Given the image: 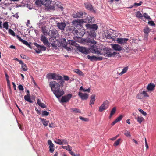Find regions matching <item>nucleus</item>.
Masks as SVG:
<instances>
[{
  "label": "nucleus",
  "instance_id": "nucleus-1",
  "mask_svg": "<svg viewBox=\"0 0 156 156\" xmlns=\"http://www.w3.org/2000/svg\"><path fill=\"white\" fill-rule=\"evenodd\" d=\"M91 49L93 53H94L98 55H102L105 57H115L116 54H117V55L118 56L120 55V54L119 53H117L115 52H114L112 53H111V50L107 48H103V52H102V51L100 50V49H99L98 47L96 45L93 46Z\"/></svg>",
  "mask_w": 156,
  "mask_h": 156
},
{
  "label": "nucleus",
  "instance_id": "nucleus-2",
  "mask_svg": "<svg viewBox=\"0 0 156 156\" xmlns=\"http://www.w3.org/2000/svg\"><path fill=\"white\" fill-rule=\"evenodd\" d=\"M58 31L56 29H53L50 30L49 32L48 35L51 37V38H50V41L52 42L51 43V44L53 46H56V45L55 44L54 40H55L56 37L58 36Z\"/></svg>",
  "mask_w": 156,
  "mask_h": 156
},
{
  "label": "nucleus",
  "instance_id": "nucleus-3",
  "mask_svg": "<svg viewBox=\"0 0 156 156\" xmlns=\"http://www.w3.org/2000/svg\"><path fill=\"white\" fill-rule=\"evenodd\" d=\"M85 30L82 28H75L73 30V33L77 38H81L85 34Z\"/></svg>",
  "mask_w": 156,
  "mask_h": 156
},
{
  "label": "nucleus",
  "instance_id": "nucleus-4",
  "mask_svg": "<svg viewBox=\"0 0 156 156\" xmlns=\"http://www.w3.org/2000/svg\"><path fill=\"white\" fill-rule=\"evenodd\" d=\"M49 86L52 91L57 89L58 90V89L60 88V86H62L58 83H57L55 81L51 82L49 83Z\"/></svg>",
  "mask_w": 156,
  "mask_h": 156
},
{
  "label": "nucleus",
  "instance_id": "nucleus-5",
  "mask_svg": "<svg viewBox=\"0 0 156 156\" xmlns=\"http://www.w3.org/2000/svg\"><path fill=\"white\" fill-rule=\"evenodd\" d=\"M84 21L83 20H73L72 21V23L74 26V29L75 28H80L81 25L83 23Z\"/></svg>",
  "mask_w": 156,
  "mask_h": 156
},
{
  "label": "nucleus",
  "instance_id": "nucleus-6",
  "mask_svg": "<svg viewBox=\"0 0 156 156\" xmlns=\"http://www.w3.org/2000/svg\"><path fill=\"white\" fill-rule=\"evenodd\" d=\"M109 102L107 100L104 101L102 104L99 107V111L102 112L104 110L107 109L108 107Z\"/></svg>",
  "mask_w": 156,
  "mask_h": 156
},
{
  "label": "nucleus",
  "instance_id": "nucleus-7",
  "mask_svg": "<svg viewBox=\"0 0 156 156\" xmlns=\"http://www.w3.org/2000/svg\"><path fill=\"white\" fill-rule=\"evenodd\" d=\"M34 45L37 48V50H35V51L37 53H40L41 51H45L46 50V47L44 46L40 45L37 43H34Z\"/></svg>",
  "mask_w": 156,
  "mask_h": 156
},
{
  "label": "nucleus",
  "instance_id": "nucleus-8",
  "mask_svg": "<svg viewBox=\"0 0 156 156\" xmlns=\"http://www.w3.org/2000/svg\"><path fill=\"white\" fill-rule=\"evenodd\" d=\"M54 94L57 98H58L64 94V92L62 89H60V88L57 89L56 90L53 91Z\"/></svg>",
  "mask_w": 156,
  "mask_h": 156
},
{
  "label": "nucleus",
  "instance_id": "nucleus-9",
  "mask_svg": "<svg viewBox=\"0 0 156 156\" xmlns=\"http://www.w3.org/2000/svg\"><path fill=\"white\" fill-rule=\"evenodd\" d=\"M53 80H60L59 82V83L62 87L63 86L64 81L61 76H59L57 74L55 73Z\"/></svg>",
  "mask_w": 156,
  "mask_h": 156
},
{
  "label": "nucleus",
  "instance_id": "nucleus-10",
  "mask_svg": "<svg viewBox=\"0 0 156 156\" xmlns=\"http://www.w3.org/2000/svg\"><path fill=\"white\" fill-rule=\"evenodd\" d=\"M72 96L71 94H69L66 95L62 96L61 100V102L62 103L68 102L72 97Z\"/></svg>",
  "mask_w": 156,
  "mask_h": 156
},
{
  "label": "nucleus",
  "instance_id": "nucleus-11",
  "mask_svg": "<svg viewBox=\"0 0 156 156\" xmlns=\"http://www.w3.org/2000/svg\"><path fill=\"white\" fill-rule=\"evenodd\" d=\"M87 57L88 59H90L92 61H101L103 59L102 57H97L94 55L91 56L90 55H88Z\"/></svg>",
  "mask_w": 156,
  "mask_h": 156
},
{
  "label": "nucleus",
  "instance_id": "nucleus-12",
  "mask_svg": "<svg viewBox=\"0 0 156 156\" xmlns=\"http://www.w3.org/2000/svg\"><path fill=\"white\" fill-rule=\"evenodd\" d=\"M128 39L126 38H118L117 39L116 41L118 43L121 44H126Z\"/></svg>",
  "mask_w": 156,
  "mask_h": 156
},
{
  "label": "nucleus",
  "instance_id": "nucleus-13",
  "mask_svg": "<svg viewBox=\"0 0 156 156\" xmlns=\"http://www.w3.org/2000/svg\"><path fill=\"white\" fill-rule=\"evenodd\" d=\"M57 25L58 28L61 30L63 31L64 28L66 26V24L65 23L63 22H58L57 23Z\"/></svg>",
  "mask_w": 156,
  "mask_h": 156
},
{
  "label": "nucleus",
  "instance_id": "nucleus-14",
  "mask_svg": "<svg viewBox=\"0 0 156 156\" xmlns=\"http://www.w3.org/2000/svg\"><path fill=\"white\" fill-rule=\"evenodd\" d=\"M111 46L113 49L115 50L120 51L122 50V48L118 44H112Z\"/></svg>",
  "mask_w": 156,
  "mask_h": 156
},
{
  "label": "nucleus",
  "instance_id": "nucleus-15",
  "mask_svg": "<svg viewBox=\"0 0 156 156\" xmlns=\"http://www.w3.org/2000/svg\"><path fill=\"white\" fill-rule=\"evenodd\" d=\"M61 44L62 46L65 48L69 51L70 50V48L67 46V43L66 42V39L63 38L62 39L61 41Z\"/></svg>",
  "mask_w": 156,
  "mask_h": 156
},
{
  "label": "nucleus",
  "instance_id": "nucleus-16",
  "mask_svg": "<svg viewBox=\"0 0 156 156\" xmlns=\"http://www.w3.org/2000/svg\"><path fill=\"white\" fill-rule=\"evenodd\" d=\"M48 144L49 145V150L50 151L51 153H53L54 151V144L52 143V141L49 140L48 141Z\"/></svg>",
  "mask_w": 156,
  "mask_h": 156
},
{
  "label": "nucleus",
  "instance_id": "nucleus-17",
  "mask_svg": "<svg viewBox=\"0 0 156 156\" xmlns=\"http://www.w3.org/2000/svg\"><path fill=\"white\" fill-rule=\"evenodd\" d=\"M79 96L81 98L82 100H86L88 98V95L86 93H83L80 92L78 93Z\"/></svg>",
  "mask_w": 156,
  "mask_h": 156
},
{
  "label": "nucleus",
  "instance_id": "nucleus-18",
  "mask_svg": "<svg viewBox=\"0 0 156 156\" xmlns=\"http://www.w3.org/2000/svg\"><path fill=\"white\" fill-rule=\"evenodd\" d=\"M41 40L45 45H48L49 44L48 41L47 39L44 35H41Z\"/></svg>",
  "mask_w": 156,
  "mask_h": 156
},
{
  "label": "nucleus",
  "instance_id": "nucleus-19",
  "mask_svg": "<svg viewBox=\"0 0 156 156\" xmlns=\"http://www.w3.org/2000/svg\"><path fill=\"white\" fill-rule=\"evenodd\" d=\"M83 14L82 12H77L73 14V17L74 18H81L83 17Z\"/></svg>",
  "mask_w": 156,
  "mask_h": 156
},
{
  "label": "nucleus",
  "instance_id": "nucleus-20",
  "mask_svg": "<svg viewBox=\"0 0 156 156\" xmlns=\"http://www.w3.org/2000/svg\"><path fill=\"white\" fill-rule=\"evenodd\" d=\"M86 25L87 28L92 29L95 30H96L98 29V26L96 24H94L92 25L87 24Z\"/></svg>",
  "mask_w": 156,
  "mask_h": 156
},
{
  "label": "nucleus",
  "instance_id": "nucleus-21",
  "mask_svg": "<svg viewBox=\"0 0 156 156\" xmlns=\"http://www.w3.org/2000/svg\"><path fill=\"white\" fill-rule=\"evenodd\" d=\"M42 5L46 7H48L51 4L52 0H41Z\"/></svg>",
  "mask_w": 156,
  "mask_h": 156
},
{
  "label": "nucleus",
  "instance_id": "nucleus-22",
  "mask_svg": "<svg viewBox=\"0 0 156 156\" xmlns=\"http://www.w3.org/2000/svg\"><path fill=\"white\" fill-rule=\"evenodd\" d=\"M78 46L77 47V49L81 52L86 54L87 53V50L86 48L84 47H80L79 46V45H77Z\"/></svg>",
  "mask_w": 156,
  "mask_h": 156
},
{
  "label": "nucleus",
  "instance_id": "nucleus-23",
  "mask_svg": "<svg viewBox=\"0 0 156 156\" xmlns=\"http://www.w3.org/2000/svg\"><path fill=\"white\" fill-rule=\"evenodd\" d=\"M150 29L148 27H145L144 29V32L145 34L144 38H145L146 39H147L148 36V33L150 32Z\"/></svg>",
  "mask_w": 156,
  "mask_h": 156
},
{
  "label": "nucleus",
  "instance_id": "nucleus-24",
  "mask_svg": "<svg viewBox=\"0 0 156 156\" xmlns=\"http://www.w3.org/2000/svg\"><path fill=\"white\" fill-rule=\"evenodd\" d=\"M155 87V85L154 84L151 83L148 85L147 89L149 91H152Z\"/></svg>",
  "mask_w": 156,
  "mask_h": 156
},
{
  "label": "nucleus",
  "instance_id": "nucleus-25",
  "mask_svg": "<svg viewBox=\"0 0 156 156\" xmlns=\"http://www.w3.org/2000/svg\"><path fill=\"white\" fill-rule=\"evenodd\" d=\"M24 98L25 100L29 102L30 103H32L33 101L31 100L29 94H27L24 96Z\"/></svg>",
  "mask_w": 156,
  "mask_h": 156
},
{
  "label": "nucleus",
  "instance_id": "nucleus-26",
  "mask_svg": "<svg viewBox=\"0 0 156 156\" xmlns=\"http://www.w3.org/2000/svg\"><path fill=\"white\" fill-rule=\"evenodd\" d=\"M71 112H74L75 113H80V110L76 108H72L70 109Z\"/></svg>",
  "mask_w": 156,
  "mask_h": 156
},
{
  "label": "nucleus",
  "instance_id": "nucleus-27",
  "mask_svg": "<svg viewBox=\"0 0 156 156\" xmlns=\"http://www.w3.org/2000/svg\"><path fill=\"white\" fill-rule=\"evenodd\" d=\"M40 119L43 125L45 126H48L49 123L48 121H47L45 119H44V118H40Z\"/></svg>",
  "mask_w": 156,
  "mask_h": 156
},
{
  "label": "nucleus",
  "instance_id": "nucleus-28",
  "mask_svg": "<svg viewBox=\"0 0 156 156\" xmlns=\"http://www.w3.org/2000/svg\"><path fill=\"white\" fill-rule=\"evenodd\" d=\"M91 99L90 101V105H91L92 104H94V101H95V95H93L91 96L90 97Z\"/></svg>",
  "mask_w": 156,
  "mask_h": 156
},
{
  "label": "nucleus",
  "instance_id": "nucleus-29",
  "mask_svg": "<svg viewBox=\"0 0 156 156\" xmlns=\"http://www.w3.org/2000/svg\"><path fill=\"white\" fill-rule=\"evenodd\" d=\"M135 119H137V122L140 124H141L142 121L144 120L143 117L141 116H138L137 118L136 117H135Z\"/></svg>",
  "mask_w": 156,
  "mask_h": 156
},
{
  "label": "nucleus",
  "instance_id": "nucleus-30",
  "mask_svg": "<svg viewBox=\"0 0 156 156\" xmlns=\"http://www.w3.org/2000/svg\"><path fill=\"white\" fill-rule=\"evenodd\" d=\"M68 41L69 44L73 45L75 46L76 47H77V45H78V44L76 42L73 40H69Z\"/></svg>",
  "mask_w": 156,
  "mask_h": 156
},
{
  "label": "nucleus",
  "instance_id": "nucleus-31",
  "mask_svg": "<svg viewBox=\"0 0 156 156\" xmlns=\"http://www.w3.org/2000/svg\"><path fill=\"white\" fill-rule=\"evenodd\" d=\"M128 70V67L127 66L125 67L123 69L121 72H120L119 74L120 76L122 75L123 74L126 73Z\"/></svg>",
  "mask_w": 156,
  "mask_h": 156
},
{
  "label": "nucleus",
  "instance_id": "nucleus-32",
  "mask_svg": "<svg viewBox=\"0 0 156 156\" xmlns=\"http://www.w3.org/2000/svg\"><path fill=\"white\" fill-rule=\"evenodd\" d=\"M54 73H48L46 75V77L49 79H53Z\"/></svg>",
  "mask_w": 156,
  "mask_h": 156
},
{
  "label": "nucleus",
  "instance_id": "nucleus-33",
  "mask_svg": "<svg viewBox=\"0 0 156 156\" xmlns=\"http://www.w3.org/2000/svg\"><path fill=\"white\" fill-rule=\"evenodd\" d=\"M62 147L63 149H65L68 151L69 152L71 151V150H72V147L69 145L67 146H62Z\"/></svg>",
  "mask_w": 156,
  "mask_h": 156
},
{
  "label": "nucleus",
  "instance_id": "nucleus-34",
  "mask_svg": "<svg viewBox=\"0 0 156 156\" xmlns=\"http://www.w3.org/2000/svg\"><path fill=\"white\" fill-rule=\"evenodd\" d=\"M85 7L87 9L90 11H91L92 9H93V7L91 4H89L87 3L85 4Z\"/></svg>",
  "mask_w": 156,
  "mask_h": 156
},
{
  "label": "nucleus",
  "instance_id": "nucleus-35",
  "mask_svg": "<svg viewBox=\"0 0 156 156\" xmlns=\"http://www.w3.org/2000/svg\"><path fill=\"white\" fill-rule=\"evenodd\" d=\"M54 142L56 144H59V145H62V140H61L60 139H56L54 140Z\"/></svg>",
  "mask_w": 156,
  "mask_h": 156
},
{
  "label": "nucleus",
  "instance_id": "nucleus-36",
  "mask_svg": "<svg viewBox=\"0 0 156 156\" xmlns=\"http://www.w3.org/2000/svg\"><path fill=\"white\" fill-rule=\"evenodd\" d=\"M43 34L44 35V36H47V35H48V34H49V32L48 33L47 32L45 28H44L43 27H42L41 28Z\"/></svg>",
  "mask_w": 156,
  "mask_h": 156
},
{
  "label": "nucleus",
  "instance_id": "nucleus-37",
  "mask_svg": "<svg viewBox=\"0 0 156 156\" xmlns=\"http://www.w3.org/2000/svg\"><path fill=\"white\" fill-rule=\"evenodd\" d=\"M105 37L106 38L108 39H112L111 34L109 33L108 32L105 33Z\"/></svg>",
  "mask_w": 156,
  "mask_h": 156
},
{
  "label": "nucleus",
  "instance_id": "nucleus-38",
  "mask_svg": "<svg viewBox=\"0 0 156 156\" xmlns=\"http://www.w3.org/2000/svg\"><path fill=\"white\" fill-rule=\"evenodd\" d=\"M8 27L9 25L8 22H5L3 23V27L6 29L7 30L8 29Z\"/></svg>",
  "mask_w": 156,
  "mask_h": 156
},
{
  "label": "nucleus",
  "instance_id": "nucleus-39",
  "mask_svg": "<svg viewBox=\"0 0 156 156\" xmlns=\"http://www.w3.org/2000/svg\"><path fill=\"white\" fill-rule=\"evenodd\" d=\"M74 72L80 75H83L82 71L79 69H75Z\"/></svg>",
  "mask_w": 156,
  "mask_h": 156
},
{
  "label": "nucleus",
  "instance_id": "nucleus-40",
  "mask_svg": "<svg viewBox=\"0 0 156 156\" xmlns=\"http://www.w3.org/2000/svg\"><path fill=\"white\" fill-rule=\"evenodd\" d=\"M124 134L126 136L128 137H130L131 136L130 132L129 131H127V130L125 131Z\"/></svg>",
  "mask_w": 156,
  "mask_h": 156
},
{
  "label": "nucleus",
  "instance_id": "nucleus-41",
  "mask_svg": "<svg viewBox=\"0 0 156 156\" xmlns=\"http://www.w3.org/2000/svg\"><path fill=\"white\" fill-rule=\"evenodd\" d=\"M80 90H82L83 91L86 92L87 91L88 92H90V88H89L87 89H85L83 88L82 86H81L80 87Z\"/></svg>",
  "mask_w": 156,
  "mask_h": 156
},
{
  "label": "nucleus",
  "instance_id": "nucleus-42",
  "mask_svg": "<svg viewBox=\"0 0 156 156\" xmlns=\"http://www.w3.org/2000/svg\"><path fill=\"white\" fill-rule=\"evenodd\" d=\"M136 16L138 18H141L143 17V15L140 11H138L136 13Z\"/></svg>",
  "mask_w": 156,
  "mask_h": 156
},
{
  "label": "nucleus",
  "instance_id": "nucleus-43",
  "mask_svg": "<svg viewBox=\"0 0 156 156\" xmlns=\"http://www.w3.org/2000/svg\"><path fill=\"white\" fill-rule=\"evenodd\" d=\"M22 43L29 48H31L30 44H29L27 41L23 40Z\"/></svg>",
  "mask_w": 156,
  "mask_h": 156
},
{
  "label": "nucleus",
  "instance_id": "nucleus-44",
  "mask_svg": "<svg viewBox=\"0 0 156 156\" xmlns=\"http://www.w3.org/2000/svg\"><path fill=\"white\" fill-rule=\"evenodd\" d=\"M35 4L37 5H41V4L42 5V2L41 0H37L35 2Z\"/></svg>",
  "mask_w": 156,
  "mask_h": 156
},
{
  "label": "nucleus",
  "instance_id": "nucleus-45",
  "mask_svg": "<svg viewBox=\"0 0 156 156\" xmlns=\"http://www.w3.org/2000/svg\"><path fill=\"white\" fill-rule=\"evenodd\" d=\"M22 68L23 70L25 71H27L28 69L26 65L24 63L22 65Z\"/></svg>",
  "mask_w": 156,
  "mask_h": 156
},
{
  "label": "nucleus",
  "instance_id": "nucleus-46",
  "mask_svg": "<svg viewBox=\"0 0 156 156\" xmlns=\"http://www.w3.org/2000/svg\"><path fill=\"white\" fill-rule=\"evenodd\" d=\"M49 112L46 111H43L42 112V114L41 115L42 116H48L49 115Z\"/></svg>",
  "mask_w": 156,
  "mask_h": 156
},
{
  "label": "nucleus",
  "instance_id": "nucleus-47",
  "mask_svg": "<svg viewBox=\"0 0 156 156\" xmlns=\"http://www.w3.org/2000/svg\"><path fill=\"white\" fill-rule=\"evenodd\" d=\"M93 38H95L96 37V33L94 31L91 32L89 34Z\"/></svg>",
  "mask_w": 156,
  "mask_h": 156
},
{
  "label": "nucleus",
  "instance_id": "nucleus-48",
  "mask_svg": "<svg viewBox=\"0 0 156 156\" xmlns=\"http://www.w3.org/2000/svg\"><path fill=\"white\" fill-rule=\"evenodd\" d=\"M116 110V108L115 107H113L111 111V115H113L115 112Z\"/></svg>",
  "mask_w": 156,
  "mask_h": 156
},
{
  "label": "nucleus",
  "instance_id": "nucleus-49",
  "mask_svg": "<svg viewBox=\"0 0 156 156\" xmlns=\"http://www.w3.org/2000/svg\"><path fill=\"white\" fill-rule=\"evenodd\" d=\"M136 98L138 99H142L143 98L141 94V92L139 93L137 95Z\"/></svg>",
  "mask_w": 156,
  "mask_h": 156
},
{
  "label": "nucleus",
  "instance_id": "nucleus-50",
  "mask_svg": "<svg viewBox=\"0 0 156 156\" xmlns=\"http://www.w3.org/2000/svg\"><path fill=\"white\" fill-rule=\"evenodd\" d=\"M141 94H142V96L143 95V97H148L149 95L146 92V91H143L142 92H141Z\"/></svg>",
  "mask_w": 156,
  "mask_h": 156
},
{
  "label": "nucleus",
  "instance_id": "nucleus-51",
  "mask_svg": "<svg viewBox=\"0 0 156 156\" xmlns=\"http://www.w3.org/2000/svg\"><path fill=\"white\" fill-rule=\"evenodd\" d=\"M123 117V116L122 115H120L117 118L115 119V120L117 121L118 122H119L122 119Z\"/></svg>",
  "mask_w": 156,
  "mask_h": 156
},
{
  "label": "nucleus",
  "instance_id": "nucleus-52",
  "mask_svg": "<svg viewBox=\"0 0 156 156\" xmlns=\"http://www.w3.org/2000/svg\"><path fill=\"white\" fill-rule=\"evenodd\" d=\"M8 32H9V33L11 35H12L13 36H15V32L11 29H9V30Z\"/></svg>",
  "mask_w": 156,
  "mask_h": 156
},
{
  "label": "nucleus",
  "instance_id": "nucleus-53",
  "mask_svg": "<svg viewBox=\"0 0 156 156\" xmlns=\"http://www.w3.org/2000/svg\"><path fill=\"white\" fill-rule=\"evenodd\" d=\"M143 16L144 18L148 20H151V19L150 17L146 13H144L143 14Z\"/></svg>",
  "mask_w": 156,
  "mask_h": 156
},
{
  "label": "nucleus",
  "instance_id": "nucleus-54",
  "mask_svg": "<svg viewBox=\"0 0 156 156\" xmlns=\"http://www.w3.org/2000/svg\"><path fill=\"white\" fill-rule=\"evenodd\" d=\"M143 3V2L141 1L139 3H137L136 2L134 3V4L133 6H138L141 5Z\"/></svg>",
  "mask_w": 156,
  "mask_h": 156
},
{
  "label": "nucleus",
  "instance_id": "nucleus-55",
  "mask_svg": "<svg viewBox=\"0 0 156 156\" xmlns=\"http://www.w3.org/2000/svg\"><path fill=\"white\" fill-rule=\"evenodd\" d=\"M138 110L141 113L143 114V115L146 116V113L145 112L143 111L141 109L139 108L138 109Z\"/></svg>",
  "mask_w": 156,
  "mask_h": 156
},
{
  "label": "nucleus",
  "instance_id": "nucleus-56",
  "mask_svg": "<svg viewBox=\"0 0 156 156\" xmlns=\"http://www.w3.org/2000/svg\"><path fill=\"white\" fill-rule=\"evenodd\" d=\"M121 140L120 139H118L114 143V145L115 146H117L118 145H119V143L120 141Z\"/></svg>",
  "mask_w": 156,
  "mask_h": 156
},
{
  "label": "nucleus",
  "instance_id": "nucleus-57",
  "mask_svg": "<svg viewBox=\"0 0 156 156\" xmlns=\"http://www.w3.org/2000/svg\"><path fill=\"white\" fill-rule=\"evenodd\" d=\"M79 118L81 120L85 122L88 121V119L87 118H84L82 116H80Z\"/></svg>",
  "mask_w": 156,
  "mask_h": 156
},
{
  "label": "nucleus",
  "instance_id": "nucleus-58",
  "mask_svg": "<svg viewBox=\"0 0 156 156\" xmlns=\"http://www.w3.org/2000/svg\"><path fill=\"white\" fill-rule=\"evenodd\" d=\"M20 56L22 58L24 59H28V57H27L26 55H25L23 54H21Z\"/></svg>",
  "mask_w": 156,
  "mask_h": 156
},
{
  "label": "nucleus",
  "instance_id": "nucleus-59",
  "mask_svg": "<svg viewBox=\"0 0 156 156\" xmlns=\"http://www.w3.org/2000/svg\"><path fill=\"white\" fill-rule=\"evenodd\" d=\"M39 105L41 107L44 108H45L46 107V105L44 103H41Z\"/></svg>",
  "mask_w": 156,
  "mask_h": 156
},
{
  "label": "nucleus",
  "instance_id": "nucleus-60",
  "mask_svg": "<svg viewBox=\"0 0 156 156\" xmlns=\"http://www.w3.org/2000/svg\"><path fill=\"white\" fill-rule=\"evenodd\" d=\"M49 126L50 128H54L55 126V124L53 123H51L49 124Z\"/></svg>",
  "mask_w": 156,
  "mask_h": 156
},
{
  "label": "nucleus",
  "instance_id": "nucleus-61",
  "mask_svg": "<svg viewBox=\"0 0 156 156\" xmlns=\"http://www.w3.org/2000/svg\"><path fill=\"white\" fill-rule=\"evenodd\" d=\"M16 37L19 40V41H20L22 42L23 41V40L21 39V38L18 35H16Z\"/></svg>",
  "mask_w": 156,
  "mask_h": 156
},
{
  "label": "nucleus",
  "instance_id": "nucleus-62",
  "mask_svg": "<svg viewBox=\"0 0 156 156\" xmlns=\"http://www.w3.org/2000/svg\"><path fill=\"white\" fill-rule=\"evenodd\" d=\"M18 88L20 90H23V89H24L22 85H19L18 87Z\"/></svg>",
  "mask_w": 156,
  "mask_h": 156
},
{
  "label": "nucleus",
  "instance_id": "nucleus-63",
  "mask_svg": "<svg viewBox=\"0 0 156 156\" xmlns=\"http://www.w3.org/2000/svg\"><path fill=\"white\" fill-rule=\"evenodd\" d=\"M62 144H68V142L67 140L66 139H62Z\"/></svg>",
  "mask_w": 156,
  "mask_h": 156
},
{
  "label": "nucleus",
  "instance_id": "nucleus-64",
  "mask_svg": "<svg viewBox=\"0 0 156 156\" xmlns=\"http://www.w3.org/2000/svg\"><path fill=\"white\" fill-rule=\"evenodd\" d=\"M148 23L151 26H154L155 24L153 21H149L148 22Z\"/></svg>",
  "mask_w": 156,
  "mask_h": 156
}]
</instances>
